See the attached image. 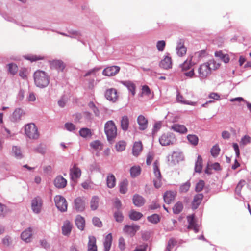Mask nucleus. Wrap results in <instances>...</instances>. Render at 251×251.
I'll return each instance as SVG.
<instances>
[{"instance_id":"1","label":"nucleus","mask_w":251,"mask_h":251,"mask_svg":"<svg viewBox=\"0 0 251 251\" xmlns=\"http://www.w3.org/2000/svg\"><path fill=\"white\" fill-rule=\"evenodd\" d=\"M220 65V64L215 60H210L202 63L198 68L196 76L201 80L205 79L211 75L212 70L217 69Z\"/></svg>"},{"instance_id":"2","label":"nucleus","mask_w":251,"mask_h":251,"mask_svg":"<svg viewBox=\"0 0 251 251\" xmlns=\"http://www.w3.org/2000/svg\"><path fill=\"white\" fill-rule=\"evenodd\" d=\"M33 76L34 83L37 87L44 88L49 84L50 77L45 72L37 70L34 73Z\"/></svg>"},{"instance_id":"3","label":"nucleus","mask_w":251,"mask_h":251,"mask_svg":"<svg viewBox=\"0 0 251 251\" xmlns=\"http://www.w3.org/2000/svg\"><path fill=\"white\" fill-rule=\"evenodd\" d=\"M104 132L109 142L112 141L116 138L117 136V127L113 121L110 120L105 123Z\"/></svg>"},{"instance_id":"4","label":"nucleus","mask_w":251,"mask_h":251,"mask_svg":"<svg viewBox=\"0 0 251 251\" xmlns=\"http://www.w3.org/2000/svg\"><path fill=\"white\" fill-rule=\"evenodd\" d=\"M25 132L26 135L31 139H37L39 137L38 128L33 123L26 125L25 127Z\"/></svg>"},{"instance_id":"5","label":"nucleus","mask_w":251,"mask_h":251,"mask_svg":"<svg viewBox=\"0 0 251 251\" xmlns=\"http://www.w3.org/2000/svg\"><path fill=\"white\" fill-rule=\"evenodd\" d=\"M159 141L162 146H169L174 144L176 141V139L174 133L167 132L160 136Z\"/></svg>"},{"instance_id":"6","label":"nucleus","mask_w":251,"mask_h":251,"mask_svg":"<svg viewBox=\"0 0 251 251\" xmlns=\"http://www.w3.org/2000/svg\"><path fill=\"white\" fill-rule=\"evenodd\" d=\"M158 166V162L157 161H155L153 164V173L155 176V178H153V183L155 187L156 188H160L162 185L161 175Z\"/></svg>"},{"instance_id":"7","label":"nucleus","mask_w":251,"mask_h":251,"mask_svg":"<svg viewBox=\"0 0 251 251\" xmlns=\"http://www.w3.org/2000/svg\"><path fill=\"white\" fill-rule=\"evenodd\" d=\"M54 200L56 206L60 211L65 212L67 210V203L63 197L57 195L54 197Z\"/></svg>"},{"instance_id":"8","label":"nucleus","mask_w":251,"mask_h":251,"mask_svg":"<svg viewBox=\"0 0 251 251\" xmlns=\"http://www.w3.org/2000/svg\"><path fill=\"white\" fill-rule=\"evenodd\" d=\"M42 200L39 197L34 198L31 201V209L34 213L38 214L41 212L42 206Z\"/></svg>"},{"instance_id":"9","label":"nucleus","mask_w":251,"mask_h":251,"mask_svg":"<svg viewBox=\"0 0 251 251\" xmlns=\"http://www.w3.org/2000/svg\"><path fill=\"white\" fill-rule=\"evenodd\" d=\"M182 153L178 151H173L171 155L168 156V162L169 165H175L183 159Z\"/></svg>"},{"instance_id":"10","label":"nucleus","mask_w":251,"mask_h":251,"mask_svg":"<svg viewBox=\"0 0 251 251\" xmlns=\"http://www.w3.org/2000/svg\"><path fill=\"white\" fill-rule=\"evenodd\" d=\"M140 229V226L136 225L133 224L132 225H126L123 229V230L125 233L129 235L131 237L134 236L136 232L138 231Z\"/></svg>"},{"instance_id":"11","label":"nucleus","mask_w":251,"mask_h":251,"mask_svg":"<svg viewBox=\"0 0 251 251\" xmlns=\"http://www.w3.org/2000/svg\"><path fill=\"white\" fill-rule=\"evenodd\" d=\"M81 175V170L75 165H74V166L70 170V176L71 179L74 182H76L77 181V180L80 177Z\"/></svg>"},{"instance_id":"12","label":"nucleus","mask_w":251,"mask_h":251,"mask_svg":"<svg viewBox=\"0 0 251 251\" xmlns=\"http://www.w3.org/2000/svg\"><path fill=\"white\" fill-rule=\"evenodd\" d=\"M120 67L118 66H112L105 68L102 72V74L105 76H114L119 73Z\"/></svg>"},{"instance_id":"13","label":"nucleus","mask_w":251,"mask_h":251,"mask_svg":"<svg viewBox=\"0 0 251 251\" xmlns=\"http://www.w3.org/2000/svg\"><path fill=\"white\" fill-rule=\"evenodd\" d=\"M85 207V201L83 198L78 197L74 201V207L77 212L83 211Z\"/></svg>"},{"instance_id":"14","label":"nucleus","mask_w":251,"mask_h":251,"mask_svg":"<svg viewBox=\"0 0 251 251\" xmlns=\"http://www.w3.org/2000/svg\"><path fill=\"white\" fill-rule=\"evenodd\" d=\"M33 229L29 227L23 231L21 235V239L26 243H29L31 241Z\"/></svg>"},{"instance_id":"15","label":"nucleus","mask_w":251,"mask_h":251,"mask_svg":"<svg viewBox=\"0 0 251 251\" xmlns=\"http://www.w3.org/2000/svg\"><path fill=\"white\" fill-rule=\"evenodd\" d=\"M53 183L56 188L61 189L66 187L67 181L63 176H58L54 179Z\"/></svg>"},{"instance_id":"16","label":"nucleus","mask_w":251,"mask_h":251,"mask_svg":"<svg viewBox=\"0 0 251 251\" xmlns=\"http://www.w3.org/2000/svg\"><path fill=\"white\" fill-rule=\"evenodd\" d=\"M195 64L196 62L193 60V57L189 56L183 63L180 65V67L182 71H185L189 70Z\"/></svg>"},{"instance_id":"17","label":"nucleus","mask_w":251,"mask_h":251,"mask_svg":"<svg viewBox=\"0 0 251 251\" xmlns=\"http://www.w3.org/2000/svg\"><path fill=\"white\" fill-rule=\"evenodd\" d=\"M187 219L189 223L188 228L192 229L194 230L195 232L197 233L199 231V226L195 222L194 215H189L187 217Z\"/></svg>"},{"instance_id":"18","label":"nucleus","mask_w":251,"mask_h":251,"mask_svg":"<svg viewBox=\"0 0 251 251\" xmlns=\"http://www.w3.org/2000/svg\"><path fill=\"white\" fill-rule=\"evenodd\" d=\"M105 96L108 100L112 101H115L118 98L117 91L114 88L107 90L105 92Z\"/></svg>"},{"instance_id":"19","label":"nucleus","mask_w":251,"mask_h":251,"mask_svg":"<svg viewBox=\"0 0 251 251\" xmlns=\"http://www.w3.org/2000/svg\"><path fill=\"white\" fill-rule=\"evenodd\" d=\"M176 194V193L175 191H168L166 192L163 195L165 202L167 204L171 203L174 201Z\"/></svg>"},{"instance_id":"20","label":"nucleus","mask_w":251,"mask_h":251,"mask_svg":"<svg viewBox=\"0 0 251 251\" xmlns=\"http://www.w3.org/2000/svg\"><path fill=\"white\" fill-rule=\"evenodd\" d=\"M24 115V111L21 108H16L12 113L10 117L11 121L17 122L21 119L22 116Z\"/></svg>"},{"instance_id":"21","label":"nucleus","mask_w":251,"mask_h":251,"mask_svg":"<svg viewBox=\"0 0 251 251\" xmlns=\"http://www.w3.org/2000/svg\"><path fill=\"white\" fill-rule=\"evenodd\" d=\"M11 154L17 159H21L24 157L21 148L18 146H12Z\"/></svg>"},{"instance_id":"22","label":"nucleus","mask_w":251,"mask_h":251,"mask_svg":"<svg viewBox=\"0 0 251 251\" xmlns=\"http://www.w3.org/2000/svg\"><path fill=\"white\" fill-rule=\"evenodd\" d=\"M176 51L177 55L180 57L183 56L186 53L187 49L184 46V42L182 40H180L177 43Z\"/></svg>"},{"instance_id":"23","label":"nucleus","mask_w":251,"mask_h":251,"mask_svg":"<svg viewBox=\"0 0 251 251\" xmlns=\"http://www.w3.org/2000/svg\"><path fill=\"white\" fill-rule=\"evenodd\" d=\"M73 225L69 221H66L64 222L62 227V233L64 236H69L72 231Z\"/></svg>"},{"instance_id":"24","label":"nucleus","mask_w":251,"mask_h":251,"mask_svg":"<svg viewBox=\"0 0 251 251\" xmlns=\"http://www.w3.org/2000/svg\"><path fill=\"white\" fill-rule=\"evenodd\" d=\"M137 123L139 126L140 130H144L147 128L148 120L143 115H140L138 117Z\"/></svg>"},{"instance_id":"25","label":"nucleus","mask_w":251,"mask_h":251,"mask_svg":"<svg viewBox=\"0 0 251 251\" xmlns=\"http://www.w3.org/2000/svg\"><path fill=\"white\" fill-rule=\"evenodd\" d=\"M88 238V251H97L96 238L93 236H90Z\"/></svg>"},{"instance_id":"26","label":"nucleus","mask_w":251,"mask_h":251,"mask_svg":"<svg viewBox=\"0 0 251 251\" xmlns=\"http://www.w3.org/2000/svg\"><path fill=\"white\" fill-rule=\"evenodd\" d=\"M203 198L202 194H198L194 196L193 201L192 203V207L193 209H197L199 205L201 204V201Z\"/></svg>"},{"instance_id":"27","label":"nucleus","mask_w":251,"mask_h":251,"mask_svg":"<svg viewBox=\"0 0 251 251\" xmlns=\"http://www.w3.org/2000/svg\"><path fill=\"white\" fill-rule=\"evenodd\" d=\"M159 65L160 67L165 69L171 68L172 67V60L171 57L166 56L161 61Z\"/></svg>"},{"instance_id":"28","label":"nucleus","mask_w":251,"mask_h":251,"mask_svg":"<svg viewBox=\"0 0 251 251\" xmlns=\"http://www.w3.org/2000/svg\"><path fill=\"white\" fill-rule=\"evenodd\" d=\"M171 129L174 131L180 133L181 134H185L187 132V129L185 126L179 124H174L171 126Z\"/></svg>"},{"instance_id":"29","label":"nucleus","mask_w":251,"mask_h":251,"mask_svg":"<svg viewBox=\"0 0 251 251\" xmlns=\"http://www.w3.org/2000/svg\"><path fill=\"white\" fill-rule=\"evenodd\" d=\"M51 67L54 68L58 71H62L65 67V65L64 63L59 60H55L52 61L51 63Z\"/></svg>"},{"instance_id":"30","label":"nucleus","mask_w":251,"mask_h":251,"mask_svg":"<svg viewBox=\"0 0 251 251\" xmlns=\"http://www.w3.org/2000/svg\"><path fill=\"white\" fill-rule=\"evenodd\" d=\"M205 50H202L196 52L193 56H191L190 57H193V60L194 62H196V64H197L202 58L205 56Z\"/></svg>"},{"instance_id":"31","label":"nucleus","mask_w":251,"mask_h":251,"mask_svg":"<svg viewBox=\"0 0 251 251\" xmlns=\"http://www.w3.org/2000/svg\"><path fill=\"white\" fill-rule=\"evenodd\" d=\"M112 236L111 233L108 234L105 237L103 245L104 251H109L112 244Z\"/></svg>"},{"instance_id":"32","label":"nucleus","mask_w":251,"mask_h":251,"mask_svg":"<svg viewBox=\"0 0 251 251\" xmlns=\"http://www.w3.org/2000/svg\"><path fill=\"white\" fill-rule=\"evenodd\" d=\"M123 85L126 87L133 96L135 94V85L130 81H121V82Z\"/></svg>"},{"instance_id":"33","label":"nucleus","mask_w":251,"mask_h":251,"mask_svg":"<svg viewBox=\"0 0 251 251\" xmlns=\"http://www.w3.org/2000/svg\"><path fill=\"white\" fill-rule=\"evenodd\" d=\"M133 202L135 206L140 207L144 204L145 200L142 196L135 195L133 198Z\"/></svg>"},{"instance_id":"34","label":"nucleus","mask_w":251,"mask_h":251,"mask_svg":"<svg viewBox=\"0 0 251 251\" xmlns=\"http://www.w3.org/2000/svg\"><path fill=\"white\" fill-rule=\"evenodd\" d=\"M107 186L109 188H113L116 184V178L113 174H109L106 179Z\"/></svg>"},{"instance_id":"35","label":"nucleus","mask_w":251,"mask_h":251,"mask_svg":"<svg viewBox=\"0 0 251 251\" xmlns=\"http://www.w3.org/2000/svg\"><path fill=\"white\" fill-rule=\"evenodd\" d=\"M142 150V145L141 142L134 143L132 149V153L134 156H138Z\"/></svg>"},{"instance_id":"36","label":"nucleus","mask_w":251,"mask_h":251,"mask_svg":"<svg viewBox=\"0 0 251 251\" xmlns=\"http://www.w3.org/2000/svg\"><path fill=\"white\" fill-rule=\"evenodd\" d=\"M129 126V119L127 116H124L121 120V127L122 130L126 131Z\"/></svg>"},{"instance_id":"37","label":"nucleus","mask_w":251,"mask_h":251,"mask_svg":"<svg viewBox=\"0 0 251 251\" xmlns=\"http://www.w3.org/2000/svg\"><path fill=\"white\" fill-rule=\"evenodd\" d=\"M143 216V214L139 212L132 210L129 212V217L132 220L137 221L140 219Z\"/></svg>"},{"instance_id":"38","label":"nucleus","mask_w":251,"mask_h":251,"mask_svg":"<svg viewBox=\"0 0 251 251\" xmlns=\"http://www.w3.org/2000/svg\"><path fill=\"white\" fill-rule=\"evenodd\" d=\"M75 224L78 229L83 230L85 226L84 219L80 216H77L75 219Z\"/></svg>"},{"instance_id":"39","label":"nucleus","mask_w":251,"mask_h":251,"mask_svg":"<svg viewBox=\"0 0 251 251\" xmlns=\"http://www.w3.org/2000/svg\"><path fill=\"white\" fill-rule=\"evenodd\" d=\"M176 100L177 102H180L181 103L190 105H195L197 103L196 102H192L185 100L183 96L181 95L179 93L177 94L176 96Z\"/></svg>"},{"instance_id":"40","label":"nucleus","mask_w":251,"mask_h":251,"mask_svg":"<svg viewBox=\"0 0 251 251\" xmlns=\"http://www.w3.org/2000/svg\"><path fill=\"white\" fill-rule=\"evenodd\" d=\"M216 57L219 58L224 63H227L229 61L228 55L223 54L222 51H216L215 52Z\"/></svg>"},{"instance_id":"41","label":"nucleus","mask_w":251,"mask_h":251,"mask_svg":"<svg viewBox=\"0 0 251 251\" xmlns=\"http://www.w3.org/2000/svg\"><path fill=\"white\" fill-rule=\"evenodd\" d=\"M99 199L97 196H93L90 201V207L92 210H95L99 206Z\"/></svg>"},{"instance_id":"42","label":"nucleus","mask_w":251,"mask_h":251,"mask_svg":"<svg viewBox=\"0 0 251 251\" xmlns=\"http://www.w3.org/2000/svg\"><path fill=\"white\" fill-rule=\"evenodd\" d=\"M183 208V205L180 201L177 202L174 205L173 210V212L176 214L180 213Z\"/></svg>"},{"instance_id":"43","label":"nucleus","mask_w":251,"mask_h":251,"mask_svg":"<svg viewBox=\"0 0 251 251\" xmlns=\"http://www.w3.org/2000/svg\"><path fill=\"white\" fill-rule=\"evenodd\" d=\"M130 175L132 177H135L141 173V168L139 166H133L130 170Z\"/></svg>"},{"instance_id":"44","label":"nucleus","mask_w":251,"mask_h":251,"mask_svg":"<svg viewBox=\"0 0 251 251\" xmlns=\"http://www.w3.org/2000/svg\"><path fill=\"white\" fill-rule=\"evenodd\" d=\"M202 159L200 155H198L197 160L195 163V171L196 172L200 173L202 169Z\"/></svg>"},{"instance_id":"45","label":"nucleus","mask_w":251,"mask_h":251,"mask_svg":"<svg viewBox=\"0 0 251 251\" xmlns=\"http://www.w3.org/2000/svg\"><path fill=\"white\" fill-rule=\"evenodd\" d=\"M128 181L124 180L120 183V192L122 194H125L127 190Z\"/></svg>"},{"instance_id":"46","label":"nucleus","mask_w":251,"mask_h":251,"mask_svg":"<svg viewBox=\"0 0 251 251\" xmlns=\"http://www.w3.org/2000/svg\"><path fill=\"white\" fill-rule=\"evenodd\" d=\"M9 209L7 207L0 202V217H4L8 213Z\"/></svg>"},{"instance_id":"47","label":"nucleus","mask_w":251,"mask_h":251,"mask_svg":"<svg viewBox=\"0 0 251 251\" xmlns=\"http://www.w3.org/2000/svg\"><path fill=\"white\" fill-rule=\"evenodd\" d=\"M91 147L97 150H101L103 148V144L99 140H96L91 143Z\"/></svg>"},{"instance_id":"48","label":"nucleus","mask_w":251,"mask_h":251,"mask_svg":"<svg viewBox=\"0 0 251 251\" xmlns=\"http://www.w3.org/2000/svg\"><path fill=\"white\" fill-rule=\"evenodd\" d=\"M187 138L191 144L194 146L198 144L199 139L197 136L193 134H189L187 135Z\"/></svg>"},{"instance_id":"49","label":"nucleus","mask_w":251,"mask_h":251,"mask_svg":"<svg viewBox=\"0 0 251 251\" xmlns=\"http://www.w3.org/2000/svg\"><path fill=\"white\" fill-rule=\"evenodd\" d=\"M9 72L13 75L17 73L18 68L16 64L14 63H9L7 65Z\"/></svg>"},{"instance_id":"50","label":"nucleus","mask_w":251,"mask_h":251,"mask_svg":"<svg viewBox=\"0 0 251 251\" xmlns=\"http://www.w3.org/2000/svg\"><path fill=\"white\" fill-rule=\"evenodd\" d=\"M148 220L151 223L156 224L160 221V218L158 215L154 214L150 216H148Z\"/></svg>"},{"instance_id":"51","label":"nucleus","mask_w":251,"mask_h":251,"mask_svg":"<svg viewBox=\"0 0 251 251\" xmlns=\"http://www.w3.org/2000/svg\"><path fill=\"white\" fill-rule=\"evenodd\" d=\"M79 134L82 137H87L91 134V130L87 128H81L79 131Z\"/></svg>"},{"instance_id":"52","label":"nucleus","mask_w":251,"mask_h":251,"mask_svg":"<svg viewBox=\"0 0 251 251\" xmlns=\"http://www.w3.org/2000/svg\"><path fill=\"white\" fill-rule=\"evenodd\" d=\"M126 144L124 141H120L118 142L116 145L115 148L118 151H122L125 150L126 148Z\"/></svg>"},{"instance_id":"53","label":"nucleus","mask_w":251,"mask_h":251,"mask_svg":"<svg viewBox=\"0 0 251 251\" xmlns=\"http://www.w3.org/2000/svg\"><path fill=\"white\" fill-rule=\"evenodd\" d=\"M114 217L115 219V220L117 222H122L123 221L124 219V216L123 215V214L121 212L119 211H117L115 212L114 213Z\"/></svg>"},{"instance_id":"54","label":"nucleus","mask_w":251,"mask_h":251,"mask_svg":"<svg viewBox=\"0 0 251 251\" xmlns=\"http://www.w3.org/2000/svg\"><path fill=\"white\" fill-rule=\"evenodd\" d=\"M88 106L90 109H91L95 114V115L97 117H99L100 115V111L98 108L96 106L95 104L93 102H90L88 104Z\"/></svg>"},{"instance_id":"55","label":"nucleus","mask_w":251,"mask_h":251,"mask_svg":"<svg viewBox=\"0 0 251 251\" xmlns=\"http://www.w3.org/2000/svg\"><path fill=\"white\" fill-rule=\"evenodd\" d=\"M166 45L164 40L158 41L156 43V48L159 51H163Z\"/></svg>"},{"instance_id":"56","label":"nucleus","mask_w":251,"mask_h":251,"mask_svg":"<svg viewBox=\"0 0 251 251\" xmlns=\"http://www.w3.org/2000/svg\"><path fill=\"white\" fill-rule=\"evenodd\" d=\"M220 149L218 145L214 146L211 150V155L215 157L219 154Z\"/></svg>"},{"instance_id":"57","label":"nucleus","mask_w":251,"mask_h":251,"mask_svg":"<svg viewBox=\"0 0 251 251\" xmlns=\"http://www.w3.org/2000/svg\"><path fill=\"white\" fill-rule=\"evenodd\" d=\"M190 187V183L189 182H186L184 184H182L180 187V192L181 193L187 192Z\"/></svg>"},{"instance_id":"58","label":"nucleus","mask_w":251,"mask_h":251,"mask_svg":"<svg viewBox=\"0 0 251 251\" xmlns=\"http://www.w3.org/2000/svg\"><path fill=\"white\" fill-rule=\"evenodd\" d=\"M251 141V138L248 135H245L241 138L240 141V145L245 146L247 144L250 143Z\"/></svg>"},{"instance_id":"59","label":"nucleus","mask_w":251,"mask_h":251,"mask_svg":"<svg viewBox=\"0 0 251 251\" xmlns=\"http://www.w3.org/2000/svg\"><path fill=\"white\" fill-rule=\"evenodd\" d=\"M176 243V242L174 239H170L168 241L167 247L166 250L171 251Z\"/></svg>"},{"instance_id":"60","label":"nucleus","mask_w":251,"mask_h":251,"mask_svg":"<svg viewBox=\"0 0 251 251\" xmlns=\"http://www.w3.org/2000/svg\"><path fill=\"white\" fill-rule=\"evenodd\" d=\"M65 128L69 131H73L75 129V126L72 123L67 122L64 125Z\"/></svg>"},{"instance_id":"61","label":"nucleus","mask_w":251,"mask_h":251,"mask_svg":"<svg viewBox=\"0 0 251 251\" xmlns=\"http://www.w3.org/2000/svg\"><path fill=\"white\" fill-rule=\"evenodd\" d=\"M205 185L204 182L203 180H200L197 184L195 190L197 192L201 191Z\"/></svg>"},{"instance_id":"62","label":"nucleus","mask_w":251,"mask_h":251,"mask_svg":"<svg viewBox=\"0 0 251 251\" xmlns=\"http://www.w3.org/2000/svg\"><path fill=\"white\" fill-rule=\"evenodd\" d=\"M25 58L27 60H30L31 62L43 59V57L40 56L38 57L36 55L27 56L25 57Z\"/></svg>"},{"instance_id":"63","label":"nucleus","mask_w":251,"mask_h":251,"mask_svg":"<svg viewBox=\"0 0 251 251\" xmlns=\"http://www.w3.org/2000/svg\"><path fill=\"white\" fill-rule=\"evenodd\" d=\"M148 245L144 244L136 247L133 251H146Z\"/></svg>"},{"instance_id":"64","label":"nucleus","mask_w":251,"mask_h":251,"mask_svg":"<svg viewBox=\"0 0 251 251\" xmlns=\"http://www.w3.org/2000/svg\"><path fill=\"white\" fill-rule=\"evenodd\" d=\"M93 224L97 227H101L102 226V223L100 219L98 217H94L93 219Z\"/></svg>"}]
</instances>
